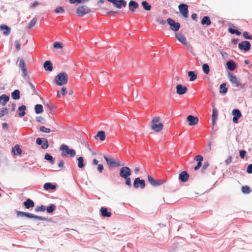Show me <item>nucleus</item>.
I'll list each match as a JSON object with an SVG mask.
<instances>
[{"label":"nucleus","instance_id":"1","mask_svg":"<svg viewBox=\"0 0 252 252\" xmlns=\"http://www.w3.org/2000/svg\"><path fill=\"white\" fill-rule=\"evenodd\" d=\"M60 150L62 151L61 155L63 157L73 158L76 154V151L74 149H70L65 144H62L60 148Z\"/></svg>","mask_w":252,"mask_h":252},{"label":"nucleus","instance_id":"2","mask_svg":"<svg viewBox=\"0 0 252 252\" xmlns=\"http://www.w3.org/2000/svg\"><path fill=\"white\" fill-rule=\"evenodd\" d=\"M160 118L157 116L153 118L151 121V128L155 132H160L163 127L162 123L159 122Z\"/></svg>","mask_w":252,"mask_h":252},{"label":"nucleus","instance_id":"3","mask_svg":"<svg viewBox=\"0 0 252 252\" xmlns=\"http://www.w3.org/2000/svg\"><path fill=\"white\" fill-rule=\"evenodd\" d=\"M16 212L17 217H26L28 218L37 219L39 220H47V218L44 217L36 216L31 213L22 212L20 211H16Z\"/></svg>","mask_w":252,"mask_h":252},{"label":"nucleus","instance_id":"4","mask_svg":"<svg viewBox=\"0 0 252 252\" xmlns=\"http://www.w3.org/2000/svg\"><path fill=\"white\" fill-rule=\"evenodd\" d=\"M68 75L65 72H61L58 74L55 78V83L58 86H62L67 83Z\"/></svg>","mask_w":252,"mask_h":252},{"label":"nucleus","instance_id":"5","mask_svg":"<svg viewBox=\"0 0 252 252\" xmlns=\"http://www.w3.org/2000/svg\"><path fill=\"white\" fill-rule=\"evenodd\" d=\"M104 159L106 161L107 163L112 167H118L121 166L120 162L119 159H114L112 158H109L106 156H103Z\"/></svg>","mask_w":252,"mask_h":252},{"label":"nucleus","instance_id":"6","mask_svg":"<svg viewBox=\"0 0 252 252\" xmlns=\"http://www.w3.org/2000/svg\"><path fill=\"white\" fill-rule=\"evenodd\" d=\"M167 22L170 26V29L174 32H177L180 28V24L179 23H176L173 20L169 18L167 19Z\"/></svg>","mask_w":252,"mask_h":252},{"label":"nucleus","instance_id":"7","mask_svg":"<svg viewBox=\"0 0 252 252\" xmlns=\"http://www.w3.org/2000/svg\"><path fill=\"white\" fill-rule=\"evenodd\" d=\"M148 180L149 183L154 187L159 186L166 182L165 180H156L154 179L151 176L148 175Z\"/></svg>","mask_w":252,"mask_h":252},{"label":"nucleus","instance_id":"8","mask_svg":"<svg viewBox=\"0 0 252 252\" xmlns=\"http://www.w3.org/2000/svg\"><path fill=\"white\" fill-rule=\"evenodd\" d=\"M133 186L135 189L140 188L141 189H143L146 186L145 181L143 179H141L139 177H137L134 180Z\"/></svg>","mask_w":252,"mask_h":252},{"label":"nucleus","instance_id":"9","mask_svg":"<svg viewBox=\"0 0 252 252\" xmlns=\"http://www.w3.org/2000/svg\"><path fill=\"white\" fill-rule=\"evenodd\" d=\"M119 174L122 178H126L131 175V170L127 166H124L120 168Z\"/></svg>","mask_w":252,"mask_h":252},{"label":"nucleus","instance_id":"10","mask_svg":"<svg viewBox=\"0 0 252 252\" xmlns=\"http://www.w3.org/2000/svg\"><path fill=\"white\" fill-rule=\"evenodd\" d=\"M91 11L90 8L87 5H82L77 8L76 13L79 16H83L85 14L90 13Z\"/></svg>","mask_w":252,"mask_h":252},{"label":"nucleus","instance_id":"11","mask_svg":"<svg viewBox=\"0 0 252 252\" xmlns=\"http://www.w3.org/2000/svg\"><path fill=\"white\" fill-rule=\"evenodd\" d=\"M180 12L181 13L182 16L185 18H187L188 17V5L182 3L180 4L178 6Z\"/></svg>","mask_w":252,"mask_h":252},{"label":"nucleus","instance_id":"12","mask_svg":"<svg viewBox=\"0 0 252 252\" xmlns=\"http://www.w3.org/2000/svg\"><path fill=\"white\" fill-rule=\"evenodd\" d=\"M228 75L229 81L233 84L234 86L239 87L240 86V80L236 75H234L233 73L230 72H228Z\"/></svg>","mask_w":252,"mask_h":252},{"label":"nucleus","instance_id":"13","mask_svg":"<svg viewBox=\"0 0 252 252\" xmlns=\"http://www.w3.org/2000/svg\"><path fill=\"white\" fill-rule=\"evenodd\" d=\"M109 2H112L117 8H122L126 6V2L125 0H107Z\"/></svg>","mask_w":252,"mask_h":252},{"label":"nucleus","instance_id":"14","mask_svg":"<svg viewBox=\"0 0 252 252\" xmlns=\"http://www.w3.org/2000/svg\"><path fill=\"white\" fill-rule=\"evenodd\" d=\"M36 144L38 145H41L43 149H46L49 147L48 141L45 138H37L36 140Z\"/></svg>","mask_w":252,"mask_h":252},{"label":"nucleus","instance_id":"15","mask_svg":"<svg viewBox=\"0 0 252 252\" xmlns=\"http://www.w3.org/2000/svg\"><path fill=\"white\" fill-rule=\"evenodd\" d=\"M187 121L189 126H193L197 124L199 119L196 116L189 115L187 118Z\"/></svg>","mask_w":252,"mask_h":252},{"label":"nucleus","instance_id":"16","mask_svg":"<svg viewBox=\"0 0 252 252\" xmlns=\"http://www.w3.org/2000/svg\"><path fill=\"white\" fill-rule=\"evenodd\" d=\"M238 47L240 50L247 52L251 48V43L249 41H244L238 44Z\"/></svg>","mask_w":252,"mask_h":252},{"label":"nucleus","instance_id":"17","mask_svg":"<svg viewBox=\"0 0 252 252\" xmlns=\"http://www.w3.org/2000/svg\"><path fill=\"white\" fill-rule=\"evenodd\" d=\"M232 121L235 124L239 123V119L242 116L241 111H232Z\"/></svg>","mask_w":252,"mask_h":252},{"label":"nucleus","instance_id":"18","mask_svg":"<svg viewBox=\"0 0 252 252\" xmlns=\"http://www.w3.org/2000/svg\"><path fill=\"white\" fill-rule=\"evenodd\" d=\"M187 92V88L186 86L181 84L177 85L176 86V93L177 94L182 95L185 94Z\"/></svg>","mask_w":252,"mask_h":252},{"label":"nucleus","instance_id":"19","mask_svg":"<svg viewBox=\"0 0 252 252\" xmlns=\"http://www.w3.org/2000/svg\"><path fill=\"white\" fill-rule=\"evenodd\" d=\"M189 178V175L187 171H184L179 174V179L182 182H186Z\"/></svg>","mask_w":252,"mask_h":252},{"label":"nucleus","instance_id":"20","mask_svg":"<svg viewBox=\"0 0 252 252\" xmlns=\"http://www.w3.org/2000/svg\"><path fill=\"white\" fill-rule=\"evenodd\" d=\"M175 36L178 41H180L181 43L184 45L187 44V39L183 34L180 33H177L175 34Z\"/></svg>","mask_w":252,"mask_h":252},{"label":"nucleus","instance_id":"21","mask_svg":"<svg viewBox=\"0 0 252 252\" xmlns=\"http://www.w3.org/2000/svg\"><path fill=\"white\" fill-rule=\"evenodd\" d=\"M100 212L101 215L104 217H110L112 214L110 212L108 211V209L104 207H102L100 208Z\"/></svg>","mask_w":252,"mask_h":252},{"label":"nucleus","instance_id":"22","mask_svg":"<svg viewBox=\"0 0 252 252\" xmlns=\"http://www.w3.org/2000/svg\"><path fill=\"white\" fill-rule=\"evenodd\" d=\"M23 204L27 209L33 208L34 206V202L30 198L26 199V201L24 202Z\"/></svg>","mask_w":252,"mask_h":252},{"label":"nucleus","instance_id":"23","mask_svg":"<svg viewBox=\"0 0 252 252\" xmlns=\"http://www.w3.org/2000/svg\"><path fill=\"white\" fill-rule=\"evenodd\" d=\"M56 188H57L56 185L53 184L52 183H50V182L45 183L44 185V186H43L44 189L46 190H48L49 189H52V190H56Z\"/></svg>","mask_w":252,"mask_h":252},{"label":"nucleus","instance_id":"24","mask_svg":"<svg viewBox=\"0 0 252 252\" xmlns=\"http://www.w3.org/2000/svg\"><path fill=\"white\" fill-rule=\"evenodd\" d=\"M9 97L6 94H2L0 96V104L4 106L9 101Z\"/></svg>","mask_w":252,"mask_h":252},{"label":"nucleus","instance_id":"25","mask_svg":"<svg viewBox=\"0 0 252 252\" xmlns=\"http://www.w3.org/2000/svg\"><path fill=\"white\" fill-rule=\"evenodd\" d=\"M0 30L3 31V33L5 35H8L10 33V28L6 25H0Z\"/></svg>","mask_w":252,"mask_h":252},{"label":"nucleus","instance_id":"26","mask_svg":"<svg viewBox=\"0 0 252 252\" xmlns=\"http://www.w3.org/2000/svg\"><path fill=\"white\" fill-rule=\"evenodd\" d=\"M12 153L14 155L19 156L21 154L22 150L20 149L19 145L17 144L12 148Z\"/></svg>","mask_w":252,"mask_h":252},{"label":"nucleus","instance_id":"27","mask_svg":"<svg viewBox=\"0 0 252 252\" xmlns=\"http://www.w3.org/2000/svg\"><path fill=\"white\" fill-rule=\"evenodd\" d=\"M44 68L45 70L51 71L53 69V65L51 62L46 61L44 62L43 64Z\"/></svg>","mask_w":252,"mask_h":252},{"label":"nucleus","instance_id":"28","mask_svg":"<svg viewBox=\"0 0 252 252\" xmlns=\"http://www.w3.org/2000/svg\"><path fill=\"white\" fill-rule=\"evenodd\" d=\"M226 65L227 68L231 71L234 70L236 67L235 63L232 60H230L227 62L226 63Z\"/></svg>","mask_w":252,"mask_h":252},{"label":"nucleus","instance_id":"29","mask_svg":"<svg viewBox=\"0 0 252 252\" xmlns=\"http://www.w3.org/2000/svg\"><path fill=\"white\" fill-rule=\"evenodd\" d=\"M128 5L129 10L132 12H134L138 6V4L133 0H130L129 2Z\"/></svg>","mask_w":252,"mask_h":252},{"label":"nucleus","instance_id":"30","mask_svg":"<svg viewBox=\"0 0 252 252\" xmlns=\"http://www.w3.org/2000/svg\"><path fill=\"white\" fill-rule=\"evenodd\" d=\"M44 159L48 161L51 164L55 163V158L49 153L45 154L44 156Z\"/></svg>","mask_w":252,"mask_h":252},{"label":"nucleus","instance_id":"31","mask_svg":"<svg viewBox=\"0 0 252 252\" xmlns=\"http://www.w3.org/2000/svg\"><path fill=\"white\" fill-rule=\"evenodd\" d=\"M44 106L46 109H49L50 110L57 109V107L54 104L48 101L44 102Z\"/></svg>","mask_w":252,"mask_h":252},{"label":"nucleus","instance_id":"32","mask_svg":"<svg viewBox=\"0 0 252 252\" xmlns=\"http://www.w3.org/2000/svg\"><path fill=\"white\" fill-rule=\"evenodd\" d=\"M201 23L203 25H206L207 26H209L211 25V21L210 17L206 16L202 18Z\"/></svg>","mask_w":252,"mask_h":252},{"label":"nucleus","instance_id":"33","mask_svg":"<svg viewBox=\"0 0 252 252\" xmlns=\"http://www.w3.org/2000/svg\"><path fill=\"white\" fill-rule=\"evenodd\" d=\"M218 111H212V123L213 126V128L214 127L216 122L218 119Z\"/></svg>","mask_w":252,"mask_h":252},{"label":"nucleus","instance_id":"34","mask_svg":"<svg viewBox=\"0 0 252 252\" xmlns=\"http://www.w3.org/2000/svg\"><path fill=\"white\" fill-rule=\"evenodd\" d=\"M78 161V167L79 168H82L85 167V164L84 163V158L82 157H80L77 159Z\"/></svg>","mask_w":252,"mask_h":252},{"label":"nucleus","instance_id":"35","mask_svg":"<svg viewBox=\"0 0 252 252\" xmlns=\"http://www.w3.org/2000/svg\"><path fill=\"white\" fill-rule=\"evenodd\" d=\"M20 91L18 90H15L11 93V97L13 99H18L20 98Z\"/></svg>","mask_w":252,"mask_h":252},{"label":"nucleus","instance_id":"36","mask_svg":"<svg viewBox=\"0 0 252 252\" xmlns=\"http://www.w3.org/2000/svg\"><path fill=\"white\" fill-rule=\"evenodd\" d=\"M98 137L101 141H104L105 139V132L102 130L99 131L95 137Z\"/></svg>","mask_w":252,"mask_h":252},{"label":"nucleus","instance_id":"37","mask_svg":"<svg viewBox=\"0 0 252 252\" xmlns=\"http://www.w3.org/2000/svg\"><path fill=\"white\" fill-rule=\"evenodd\" d=\"M56 206L54 204H51L49 206H47L45 210L49 214L52 213L56 209Z\"/></svg>","mask_w":252,"mask_h":252},{"label":"nucleus","instance_id":"38","mask_svg":"<svg viewBox=\"0 0 252 252\" xmlns=\"http://www.w3.org/2000/svg\"><path fill=\"white\" fill-rule=\"evenodd\" d=\"M188 76L189 77V81H193L197 78V75L193 71H189L188 73Z\"/></svg>","mask_w":252,"mask_h":252},{"label":"nucleus","instance_id":"39","mask_svg":"<svg viewBox=\"0 0 252 252\" xmlns=\"http://www.w3.org/2000/svg\"><path fill=\"white\" fill-rule=\"evenodd\" d=\"M242 192L244 194H249L251 192V189L248 186H243L241 188Z\"/></svg>","mask_w":252,"mask_h":252},{"label":"nucleus","instance_id":"40","mask_svg":"<svg viewBox=\"0 0 252 252\" xmlns=\"http://www.w3.org/2000/svg\"><path fill=\"white\" fill-rule=\"evenodd\" d=\"M226 84L223 83L220 85V93L221 94H225L227 91V88L225 87Z\"/></svg>","mask_w":252,"mask_h":252},{"label":"nucleus","instance_id":"41","mask_svg":"<svg viewBox=\"0 0 252 252\" xmlns=\"http://www.w3.org/2000/svg\"><path fill=\"white\" fill-rule=\"evenodd\" d=\"M142 5L143 8L147 11H149L151 9V6L147 1H143L142 2Z\"/></svg>","mask_w":252,"mask_h":252},{"label":"nucleus","instance_id":"42","mask_svg":"<svg viewBox=\"0 0 252 252\" xmlns=\"http://www.w3.org/2000/svg\"><path fill=\"white\" fill-rule=\"evenodd\" d=\"M202 69L204 72V73L206 74H207L209 73L210 71L209 69V66L207 63H204L202 65Z\"/></svg>","mask_w":252,"mask_h":252},{"label":"nucleus","instance_id":"43","mask_svg":"<svg viewBox=\"0 0 252 252\" xmlns=\"http://www.w3.org/2000/svg\"><path fill=\"white\" fill-rule=\"evenodd\" d=\"M36 21H37V19L36 18L32 19L30 21V22L28 25V26H27V29H31L32 27H33L35 25Z\"/></svg>","mask_w":252,"mask_h":252},{"label":"nucleus","instance_id":"44","mask_svg":"<svg viewBox=\"0 0 252 252\" xmlns=\"http://www.w3.org/2000/svg\"><path fill=\"white\" fill-rule=\"evenodd\" d=\"M53 46L56 49H62L63 47V43L60 42H54Z\"/></svg>","mask_w":252,"mask_h":252},{"label":"nucleus","instance_id":"45","mask_svg":"<svg viewBox=\"0 0 252 252\" xmlns=\"http://www.w3.org/2000/svg\"><path fill=\"white\" fill-rule=\"evenodd\" d=\"M46 207L44 205H41L40 206H37L35 208V211L36 212H44L45 211Z\"/></svg>","mask_w":252,"mask_h":252},{"label":"nucleus","instance_id":"46","mask_svg":"<svg viewBox=\"0 0 252 252\" xmlns=\"http://www.w3.org/2000/svg\"><path fill=\"white\" fill-rule=\"evenodd\" d=\"M228 31L230 33L236 34L237 35H240L241 34L240 32L231 28H229Z\"/></svg>","mask_w":252,"mask_h":252},{"label":"nucleus","instance_id":"47","mask_svg":"<svg viewBox=\"0 0 252 252\" xmlns=\"http://www.w3.org/2000/svg\"><path fill=\"white\" fill-rule=\"evenodd\" d=\"M40 131L42 132L49 133L51 131L50 128H46L44 126H41L40 127Z\"/></svg>","mask_w":252,"mask_h":252},{"label":"nucleus","instance_id":"48","mask_svg":"<svg viewBox=\"0 0 252 252\" xmlns=\"http://www.w3.org/2000/svg\"><path fill=\"white\" fill-rule=\"evenodd\" d=\"M67 93L66 89L65 87H63L61 89V92L57 93V96L60 97L61 94L64 95Z\"/></svg>","mask_w":252,"mask_h":252},{"label":"nucleus","instance_id":"49","mask_svg":"<svg viewBox=\"0 0 252 252\" xmlns=\"http://www.w3.org/2000/svg\"><path fill=\"white\" fill-rule=\"evenodd\" d=\"M126 182H125V183H126V185L127 186H128L129 188H130L131 187V179L129 177H127L126 178H124Z\"/></svg>","mask_w":252,"mask_h":252},{"label":"nucleus","instance_id":"50","mask_svg":"<svg viewBox=\"0 0 252 252\" xmlns=\"http://www.w3.org/2000/svg\"><path fill=\"white\" fill-rule=\"evenodd\" d=\"M243 35L245 39H252V35H250L248 32H244L243 33Z\"/></svg>","mask_w":252,"mask_h":252},{"label":"nucleus","instance_id":"51","mask_svg":"<svg viewBox=\"0 0 252 252\" xmlns=\"http://www.w3.org/2000/svg\"><path fill=\"white\" fill-rule=\"evenodd\" d=\"M15 47L17 51H19L21 49V46L19 40H16L14 42Z\"/></svg>","mask_w":252,"mask_h":252},{"label":"nucleus","instance_id":"52","mask_svg":"<svg viewBox=\"0 0 252 252\" xmlns=\"http://www.w3.org/2000/svg\"><path fill=\"white\" fill-rule=\"evenodd\" d=\"M55 11L56 13H63L64 12V10L62 7L59 6L55 9Z\"/></svg>","mask_w":252,"mask_h":252},{"label":"nucleus","instance_id":"53","mask_svg":"<svg viewBox=\"0 0 252 252\" xmlns=\"http://www.w3.org/2000/svg\"><path fill=\"white\" fill-rule=\"evenodd\" d=\"M246 152L245 150H241L239 151V156L241 158H244L246 156Z\"/></svg>","mask_w":252,"mask_h":252},{"label":"nucleus","instance_id":"54","mask_svg":"<svg viewBox=\"0 0 252 252\" xmlns=\"http://www.w3.org/2000/svg\"><path fill=\"white\" fill-rule=\"evenodd\" d=\"M195 160L196 161H197V162H201L202 163V161H203V158L202 156L201 155H197L195 157Z\"/></svg>","mask_w":252,"mask_h":252},{"label":"nucleus","instance_id":"55","mask_svg":"<svg viewBox=\"0 0 252 252\" xmlns=\"http://www.w3.org/2000/svg\"><path fill=\"white\" fill-rule=\"evenodd\" d=\"M209 166V163L208 161L205 162L203 165L201 170L203 172L204 170H206L208 166Z\"/></svg>","mask_w":252,"mask_h":252},{"label":"nucleus","instance_id":"56","mask_svg":"<svg viewBox=\"0 0 252 252\" xmlns=\"http://www.w3.org/2000/svg\"><path fill=\"white\" fill-rule=\"evenodd\" d=\"M22 70V75L23 77H26L27 75V70L26 67L21 68Z\"/></svg>","mask_w":252,"mask_h":252},{"label":"nucleus","instance_id":"57","mask_svg":"<svg viewBox=\"0 0 252 252\" xmlns=\"http://www.w3.org/2000/svg\"><path fill=\"white\" fill-rule=\"evenodd\" d=\"M97 169L100 173H101L104 169L103 165L101 164H98Z\"/></svg>","mask_w":252,"mask_h":252},{"label":"nucleus","instance_id":"58","mask_svg":"<svg viewBox=\"0 0 252 252\" xmlns=\"http://www.w3.org/2000/svg\"><path fill=\"white\" fill-rule=\"evenodd\" d=\"M34 110H43V106L41 104L35 105Z\"/></svg>","mask_w":252,"mask_h":252},{"label":"nucleus","instance_id":"59","mask_svg":"<svg viewBox=\"0 0 252 252\" xmlns=\"http://www.w3.org/2000/svg\"><path fill=\"white\" fill-rule=\"evenodd\" d=\"M247 172L249 174L252 173V164L248 165L247 168Z\"/></svg>","mask_w":252,"mask_h":252},{"label":"nucleus","instance_id":"60","mask_svg":"<svg viewBox=\"0 0 252 252\" xmlns=\"http://www.w3.org/2000/svg\"><path fill=\"white\" fill-rule=\"evenodd\" d=\"M232 156H229L225 160V163L226 165H228L230 163L232 162Z\"/></svg>","mask_w":252,"mask_h":252},{"label":"nucleus","instance_id":"61","mask_svg":"<svg viewBox=\"0 0 252 252\" xmlns=\"http://www.w3.org/2000/svg\"><path fill=\"white\" fill-rule=\"evenodd\" d=\"M19 66L21 68L26 67L24 61L23 59H21L19 62Z\"/></svg>","mask_w":252,"mask_h":252},{"label":"nucleus","instance_id":"62","mask_svg":"<svg viewBox=\"0 0 252 252\" xmlns=\"http://www.w3.org/2000/svg\"><path fill=\"white\" fill-rule=\"evenodd\" d=\"M202 163L200 162H197L196 165L194 167V170L196 171L198 170L201 166Z\"/></svg>","mask_w":252,"mask_h":252},{"label":"nucleus","instance_id":"63","mask_svg":"<svg viewBox=\"0 0 252 252\" xmlns=\"http://www.w3.org/2000/svg\"><path fill=\"white\" fill-rule=\"evenodd\" d=\"M44 119L41 116H38L36 117V121L39 123H42Z\"/></svg>","mask_w":252,"mask_h":252},{"label":"nucleus","instance_id":"64","mask_svg":"<svg viewBox=\"0 0 252 252\" xmlns=\"http://www.w3.org/2000/svg\"><path fill=\"white\" fill-rule=\"evenodd\" d=\"M58 166L59 167L63 168L64 167V162L63 160H60Z\"/></svg>","mask_w":252,"mask_h":252}]
</instances>
